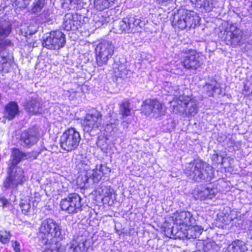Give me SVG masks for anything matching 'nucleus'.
<instances>
[{"label": "nucleus", "mask_w": 252, "mask_h": 252, "mask_svg": "<svg viewBox=\"0 0 252 252\" xmlns=\"http://www.w3.org/2000/svg\"><path fill=\"white\" fill-rule=\"evenodd\" d=\"M20 206L22 213L26 215H32L35 213L36 207L33 204L32 207L29 200H22L20 202Z\"/></svg>", "instance_id": "nucleus-26"}, {"label": "nucleus", "mask_w": 252, "mask_h": 252, "mask_svg": "<svg viewBox=\"0 0 252 252\" xmlns=\"http://www.w3.org/2000/svg\"><path fill=\"white\" fill-rule=\"evenodd\" d=\"M47 0H34L32 5L30 12L32 14H37L41 11L46 5Z\"/></svg>", "instance_id": "nucleus-29"}, {"label": "nucleus", "mask_w": 252, "mask_h": 252, "mask_svg": "<svg viewBox=\"0 0 252 252\" xmlns=\"http://www.w3.org/2000/svg\"><path fill=\"white\" fill-rule=\"evenodd\" d=\"M33 153H25L18 149H13L12 152V165L9 167L10 171L3 183L5 189H11L14 192L19 185H22L25 181L24 171L22 168L14 167L23 160L30 159Z\"/></svg>", "instance_id": "nucleus-2"}, {"label": "nucleus", "mask_w": 252, "mask_h": 252, "mask_svg": "<svg viewBox=\"0 0 252 252\" xmlns=\"http://www.w3.org/2000/svg\"><path fill=\"white\" fill-rule=\"evenodd\" d=\"M63 27L66 31H75L79 29L77 24H76V20L73 14L68 13L64 15Z\"/></svg>", "instance_id": "nucleus-24"}, {"label": "nucleus", "mask_w": 252, "mask_h": 252, "mask_svg": "<svg viewBox=\"0 0 252 252\" xmlns=\"http://www.w3.org/2000/svg\"><path fill=\"white\" fill-rule=\"evenodd\" d=\"M65 94L68 95L70 100H73L76 96V92H74L73 90H71V91H67L65 92Z\"/></svg>", "instance_id": "nucleus-45"}, {"label": "nucleus", "mask_w": 252, "mask_h": 252, "mask_svg": "<svg viewBox=\"0 0 252 252\" xmlns=\"http://www.w3.org/2000/svg\"><path fill=\"white\" fill-rule=\"evenodd\" d=\"M21 141L23 146L30 147L38 141V133L33 129L25 130L21 134Z\"/></svg>", "instance_id": "nucleus-18"}, {"label": "nucleus", "mask_w": 252, "mask_h": 252, "mask_svg": "<svg viewBox=\"0 0 252 252\" xmlns=\"http://www.w3.org/2000/svg\"><path fill=\"white\" fill-rule=\"evenodd\" d=\"M81 140L80 133L74 128L65 130L60 139L61 147L67 152L77 149Z\"/></svg>", "instance_id": "nucleus-6"}, {"label": "nucleus", "mask_w": 252, "mask_h": 252, "mask_svg": "<svg viewBox=\"0 0 252 252\" xmlns=\"http://www.w3.org/2000/svg\"><path fill=\"white\" fill-rule=\"evenodd\" d=\"M42 100L39 97H32L30 99H27L24 104L26 111L35 114L42 112Z\"/></svg>", "instance_id": "nucleus-19"}, {"label": "nucleus", "mask_w": 252, "mask_h": 252, "mask_svg": "<svg viewBox=\"0 0 252 252\" xmlns=\"http://www.w3.org/2000/svg\"><path fill=\"white\" fill-rule=\"evenodd\" d=\"M42 23L52 22L53 20V14L51 9H45L39 15Z\"/></svg>", "instance_id": "nucleus-31"}, {"label": "nucleus", "mask_w": 252, "mask_h": 252, "mask_svg": "<svg viewBox=\"0 0 252 252\" xmlns=\"http://www.w3.org/2000/svg\"><path fill=\"white\" fill-rule=\"evenodd\" d=\"M174 95L175 97L171 103L175 113L185 114L187 117L194 116L197 113L198 103L195 99L184 94Z\"/></svg>", "instance_id": "nucleus-4"}, {"label": "nucleus", "mask_w": 252, "mask_h": 252, "mask_svg": "<svg viewBox=\"0 0 252 252\" xmlns=\"http://www.w3.org/2000/svg\"><path fill=\"white\" fill-rule=\"evenodd\" d=\"M102 194L104 195V197H110L112 194L113 190L111 189L110 188H108L106 187H105L102 189Z\"/></svg>", "instance_id": "nucleus-41"}, {"label": "nucleus", "mask_w": 252, "mask_h": 252, "mask_svg": "<svg viewBox=\"0 0 252 252\" xmlns=\"http://www.w3.org/2000/svg\"><path fill=\"white\" fill-rule=\"evenodd\" d=\"M64 3L68 5V7L71 8L72 6L78 4L81 0H64Z\"/></svg>", "instance_id": "nucleus-42"}, {"label": "nucleus", "mask_w": 252, "mask_h": 252, "mask_svg": "<svg viewBox=\"0 0 252 252\" xmlns=\"http://www.w3.org/2000/svg\"><path fill=\"white\" fill-rule=\"evenodd\" d=\"M185 10L179 11L178 13L175 15L172 21V25L180 29H188V22L186 20Z\"/></svg>", "instance_id": "nucleus-23"}, {"label": "nucleus", "mask_w": 252, "mask_h": 252, "mask_svg": "<svg viewBox=\"0 0 252 252\" xmlns=\"http://www.w3.org/2000/svg\"><path fill=\"white\" fill-rule=\"evenodd\" d=\"M3 118L11 121L19 114V107L17 102L10 101L7 104L3 111Z\"/></svg>", "instance_id": "nucleus-22"}, {"label": "nucleus", "mask_w": 252, "mask_h": 252, "mask_svg": "<svg viewBox=\"0 0 252 252\" xmlns=\"http://www.w3.org/2000/svg\"><path fill=\"white\" fill-rule=\"evenodd\" d=\"M111 172V169L105 164L96 165L93 170L86 171L84 182L87 183L92 179L94 183H98L103 177H107Z\"/></svg>", "instance_id": "nucleus-14"}, {"label": "nucleus", "mask_w": 252, "mask_h": 252, "mask_svg": "<svg viewBox=\"0 0 252 252\" xmlns=\"http://www.w3.org/2000/svg\"><path fill=\"white\" fill-rule=\"evenodd\" d=\"M127 23L128 24V26L129 29H133L136 26L139 24V20L137 19H135L134 18L130 17L128 19Z\"/></svg>", "instance_id": "nucleus-40"}, {"label": "nucleus", "mask_w": 252, "mask_h": 252, "mask_svg": "<svg viewBox=\"0 0 252 252\" xmlns=\"http://www.w3.org/2000/svg\"><path fill=\"white\" fill-rule=\"evenodd\" d=\"M11 243L12 247H13L15 252H20L21 246L20 243L17 241H12Z\"/></svg>", "instance_id": "nucleus-44"}, {"label": "nucleus", "mask_w": 252, "mask_h": 252, "mask_svg": "<svg viewBox=\"0 0 252 252\" xmlns=\"http://www.w3.org/2000/svg\"><path fill=\"white\" fill-rule=\"evenodd\" d=\"M186 20L188 22V29L194 28L199 23L200 17L198 14L193 10H185Z\"/></svg>", "instance_id": "nucleus-25"}, {"label": "nucleus", "mask_w": 252, "mask_h": 252, "mask_svg": "<svg viewBox=\"0 0 252 252\" xmlns=\"http://www.w3.org/2000/svg\"><path fill=\"white\" fill-rule=\"evenodd\" d=\"M11 31L10 23L6 21L0 20V51L10 54L7 52V48L12 47L13 43L9 39H5Z\"/></svg>", "instance_id": "nucleus-15"}, {"label": "nucleus", "mask_w": 252, "mask_h": 252, "mask_svg": "<svg viewBox=\"0 0 252 252\" xmlns=\"http://www.w3.org/2000/svg\"><path fill=\"white\" fill-rule=\"evenodd\" d=\"M172 218L174 223L180 226H190L195 221L192 213L187 211H177L173 214Z\"/></svg>", "instance_id": "nucleus-16"}, {"label": "nucleus", "mask_w": 252, "mask_h": 252, "mask_svg": "<svg viewBox=\"0 0 252 252\" xmlns=\"http://www.w3.org/2000/svg\"><path fill=\"white\" fill-rule=\"evenodd\" d=\"M246 247L244 242L237 240L229 245L225 252H245Z\"/></svg>", "instance_id": "nucleus-27"}, {"label": "nucleus", "mask_w": 252, "mask_h": 252, "mask_svg": "<svg viewBox=\"0 0 252 252\" xmlns=\"http://www.w3.org/2000/svg\"><path fill=\"white\" fill-rule=\"evenodd\" d=\"M31 0H11L12 5H14L16 9L26 8L29 4Z\"/></svg>", "instance_id": "nucleus-35"}, {"label": "nucleus", "mask_w": 252, "mask_h": 252, "mask_svg": "<svg viewBox=\"0 0 252 252\" xmlns=\"http://www.w3.org/2000/svg\"><path fill=\"white\" fill-rule=\"evenodd\" d=\"M141 110L145 115L156 118L164 115L165 113L163 104L157 99H148L144 101Z\"/></svg>", "instance_id": "nucleus-9"}, {"label": "nucleus", "mask_w": 252, "mask_h": 252, "mask_svg": "<svg viewBox=\"0 0 252 252\" xmlns=\"http://www.w3.org/2000/svg\"><path fill=\"white\" fill-rule=\"evenodd\" d=\"M217 189L213 188L204 186H198L193 191V195L196 199L205 200L212 199L215 196Z\"/></svg>", "instance_id": "nucleus-17"}, {"label": "nucleus", "mask_w": 252, "mask_h": 252, "mask_svg": "<svg viewBox=\"0 0 252 252\" xmlns=\"http://www.w3.org/2000/svg\"><path fill=\"white\" fill-rule=\"evenodd\" d=\"M13 62V57L10 54L0 51V71L3 70L7 64L10 66Z\"/></svg>", "instance_id": "nucleus-28"}, {"label": "nucleus", "mask_w": 252, "mask_h": 252, "mask_svg": "<svg viewBox=\"0 0 252 252\" xmlns=\"http://www.w3.org/2000/svg\"><path fill=\"white\" fill-rule=\"evenodd\" d=\"M68 249L72 252H87L90 245L86 238L77 237L68 244Z\"/></svg>", "instance_id": "nucleus-20"}, {"label": "nucleus", "mask_w": 252, "mask_h": 252, "mask_svg": "<svg viewBox=\"0 0 252 252\" xmlns=\"http://www.w3.org/2000/svg\"><path fill=\"white\" fill-rule=\"evenodd\" d=\"M14 199L13 202H14L16 200V197L15 196H14Z\"/></svg>", "instance_id": "nucleus-49"}, {"label": "nucleus", "mask_w": 252, "mask_h": 252, "mask_svg": "<svg viewBox=\"0 0 252 252\" xmlns=\"http://www.w3.org/2000/svg\"><path fill=\"white\" fill-rule=\"evenodd\" d=\"M114 46L111 42L104 41L99 43L95 48V61L98 66H102L107 63L112 57Z\"/></svg>", "instance_id": "nucleus-7"}, {"label": "nucleus", "mask_w": 252, "mask_h": 252, "mask_svg": "<svg viewBox=\"0 0 252 252\" xmlns=\"http://www.w3.org/2000/svg\"><path fill=\"white\" fill-rule=\"evenodd\" d=\"M195 8L201 11L209 12L211 11L219 0H190Z\"/></svg>", "instance_id": "nucleus-21"}, {"label": "nucleus", "mask_w": 252, "mask_h": 252, "mask_svg": "<svg viewBox=\"0 0 252 252\" xmlns=\"http://www.w3.org/2000/svg\"><path fill=\"white\" fill-rule=\"evenodd\" d=\"M13 206V205L10 199L8 200L3 196H0V207H2L3 210H10Z\"/></svg>", "instance_id": "nucleus-36"}, {"label": "nucleus", "mask_w": 252, "mask_h": 252, "mask_svg": "<svg viewBox=\"0 0 252 252\" xmlns=\"http://www.w3.org/2000/svg\"><path fill=\"white\" fill-rule=\"evenodd\" d=\"M66 42L65 34L59 30L47 33L42 42L44 47L50 50H58L64 47Z\"/></svg>", "instance_id": "nucleus-8"}, {"label": "nucleus", "mask_w": 252, "mask_h": 252, "mask_svg": "<svg viewBox=\"0 0 252 252\" xmlns=\"http://www.w3.org/2000/svg\"><path fill=\"white\" fill-rule=\"evenodd\" d=\"M217 246L215 242H208L204 245L203 250L207 252H215Z\"/></svg>", "instance_id": "nucleus-38"}, {"label": "nucleus", "mask_w": 252, "mask_h": 252, "mask_svg": "<svg viewBox=\"0 0 252 252\" xmlns=\"http://www.w3.org/2000/svg\"><path fill=\"white\" fill-rule=\"evenodd\" d=\"M184 173L189 179L197 182H209L214 176L213 167L199 159L187 163Z\"/></svg>", "instance_id": "nucleus-3"}, {"label": "nucleus", "mask_w": 252, "mask_h": 252, "mask_svg": "<svg viewBox=\"0 0 252 252\" xmlns=\"http://www.w3.org/2000/svg\"><path fill=\"white\" fill-rule=\"evenodd\" d=\"M128 107V103L127 101V113H126L127 116L129 115V113L130 112V110H129V108Z\"/></svg>", "instance_id": "nucleus-47"}, {"label": "nucleus", "mask_w": 252, "mask_h": 252, "mask_svg": "<svg viewBox=\"0 0 252 252\" xmlns=\"http://www.w3.org/2000/svg\"><path fill=\"white\" fill-rule=\"evenodd\" d=\"M81 198L76 194L69 195L66 198L62 199L60 206L62 210L71 214L77 213L82 210Z\"/></svg>", "instance_id": "nucleus-11"}, {"label": "nucleus", "mask_w": 252, "mask_h": 252, "mask_svg": "<svg viewBox=\"0 0 252 252\" xmlns=\"http://www.w3.org/2000/svg\"><path fill=\"white\" fill-rule=\"evenodd\" d=\"M125 19L123 18L122 21L119 22L118 23L116 22L115 23L114 30V32L116 33H122L125 32L126 29V22Z\"/></svg>", "instance_id": "nucleus-34"}, {"label": "nucleus", "mask_w": 252, "mask_h": 252, "mask_svg": "<svg viewBox=\"0 0 252 252\" xmlns=\"http://www.w3.org/2000/svg\"><path fill=\"white\" fill-rule=\"evenodd\" d=\"M120 111L123 117L126 116V104L125 102H122L120 105Z\"/></svg>", "instance_id": "nucleus-46"}, {"label": "nucleus", "mask_w": 252, "mask_h": 252, "mask_svg": "<svg viewBox=\"0 0 252 252\" xmlns=\"http://www.w3.org/2000/svg\"><path fill=\"white\" fill-rule=\"evenodd\" d=\"M226 144L228 147H233L235 146V143L234 140L232 138L231 136L229 135V136L226 137Z\"/></svg>", "instance_id": "nucleus-43"}, {"label": "nucleus", "mask_w": 252, "mask_h": 252, "mask_svg": "<svg viewBox=\"0 0 252 252\" xmlns=\"http://www.w3.org/2000/svg\"><path fill=\"white\" fill-rule=\"evenodd\" d=\"M93 20L95 28H99L107 22L106 19L103 17L101 13L94 14L93 16Z\"/></svg>", "instance_id": "nucleus-32"}, {"label": "nucleus", "mask_w": 252, "mask_h": 252, "mask_svg": "<svg viewBox=\"0 0 252 252\" xmlns=\"http://www.w3.org/2000/svg\"><path fill=\"white\" fill-rule=\"evenodd\" d=\"M85 175H86V174ZM85 175H84V178L82 179V181H83V182L84 183V185L86 184L84 182V181L85 180ZM82 178H83V177H82Z\"/></svg>", "instance_id": "nucleus-48"}, {"label": "nucleus", "mask_w": 252, "mask_h": 252, "mask_svg": "<svg viewBox=\"0 0 252 252\" xmlns=\"http://www.w3.org/2000/svg\"><path fill=\"white\" fill-rule=\"evenodd\" d=\"M73 14L76 20V24H77L78 28L89 21L88 17L81 14L79 12H76Z\"/></svg>", "instance_id": "nucleus-33"}, {"label": "nucleus", "mask_w": 252, "mask_h": 252, "mask_svg": "<svg viewBox=\"0 0 252 252\" xmlns=\"http://www.w3.org/2000/svg\"><path fill=\"white\" fill-rule=\"evenodd\" d=\"M224 40L226 45L233 47L241 46L244 43V32L237 23L229 24L225 31Z\"/></svg>", "instance_id": "nucleus-5"}, {"label": "nucleus", "mask_w": 252, "mask_h": 252, "mask_svg": "<svg viewBox=\"0 0 252 252\" xmlns=\"http://www.w3.org/2000/svg\"><path fill=\"white\" fill-rule=\"evenodd\" d=\"M182 65L187 69L196 70L203 63V56L195 50H189L181 58Z\"/></svg>", "instance_id": "nucleus-10"}, {"label": "nucleus", "mask_w": 252, "mask_h": 252, "mask_svg": "<svg viewBox=\"0 0 252 252\" xmlns=\"http://www.w3.org/2000/svg\"><path fill=\"white\" fill-rule=\"evenodd\" d=\"M39 242L45 246L44 252H65V249L54 239L61 235L62 227L51 219L43 220L39 227Z\"/></svg>", "instance_id": "nucleus-1"}, {"label": "nucleus", "mask_w": 252, "mask_h": 252, "mask_svg": "<svg viewBox=\"0 0 252 252\" xmlns=\"http://www.w3.org/2000/svg\"><path fill=\"white\" fill-rule=\"evenodd\" d=\"M97 145L99 147L101 151L104 153H107L108 148V144L106 140H99L97 142Z\"/></svg>", "instance_id": "nucleus-39"}, {"label": "nucleus", "mask_w": 252, "mask_h": 252, "mask_svg": "<svg viewBox=\"0 0 252 252\" xmlns=\"http://www.w3.org/2000/svg\"><path fill=\"white\" fill-rule=\"evenodd\" d=\"M11 236L10 231L5 230L0 231V242L2 244L8 243L10 241Z\"/></svg>", "instance_id": "nucleus-37"}, {"label": "nucleus", "mask_w": 252, "mask_h": 252, "mask_svg": "<svg viewBox=\"0 0 252 252\" xmlns=\"http://www.w3.org/2000/svg\"><path fill=\"white\" fill-rule=\"evenodd\" d=\"M219 85L216 81H212L211 83H206L203 87V91L208 96H213L216 91L219 89Z\"/></svg>", "instance_id": "nucleus-30"}, {"label": "nucleus", "mask_w": 252, "mask_h": 252, "mask_svg": "<svg viewBox=\"0 0 252 252\" xmlns=\"http://www.w3.org/2000/svg\"><path fill=\"white\" fill-rule=\"evenodd\" d=\"M102 122V115L96 110H93L88 113L82 121V125L84 130L90 132L98 128Z\"/></svg>", "instance_id": "nucleus-13"}, {"label": "nucleus", "mask_w": 252, "mask_h": 252, "mask_svg": "<svg viewBox=\"0 0 252 252\" xmlns=\"http://www.w3.org/2000/svg\"><path fill=\"white\" fill-rule=\"evenodd\" d=\"M189 227L185 230L184 235L181 236V231H177L173 227L165 228V234L167 237L171 238V236L178 237H185L187 239H196L198 238L203 231V228L199 225L188 226Z\"/></svg>", "instance_id": "nucleus-12"}]
</instances>
